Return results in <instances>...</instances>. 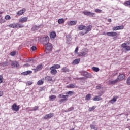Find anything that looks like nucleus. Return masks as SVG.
<instances>
[{
	"instance_id": "1",
	"label": "nucleus",
	"mask_w": 130,
	"mask_h": 130,
	"mask_svg": "<svg viewBox=\"0 0 130 130\" xmlns=\"http://www.w3.org/2000/svg\"><path fill=\"white\" fill-rule=\"evenodd\" d=\"M93 28V26L92 25H89L87 26H86L85 25H80L78 27V30L80 31H82L83 30H84L85 32L81 31L79 32V35L80 36H84V35H85V34H88L89 32L90 31H92V28Z\"/></svg>"
},
{
	"instance_id": "2",
	"label": "nucleus",
	"mask_w": 130,
	"mask_h": 130,
	"mask_svg": "<svg viewBox=\"0 0 130 130\" xmlns=\"http://www.w3.org/2000/svg\"><path fill=\"white\" fill-rule=\"evenodd\" d=\"M9 28L13 29H20V28H24V25L18 23H13L9 25Z\"/></svg>"
},
{
	"instance_id": "3",
	"label": "nucleus",
	"mask_w": 130,
	"mask_h": 130,
	"mask_svg": "<svg viewBox=\"0 0 130 130\" xmlns=\"http://www.w3.org/2000/svg\"><path fill=\"white\" fill-rule=\"evenodd\" d=\"M41 41L44 45L47 43H49V37L48 36H45L44 37L41 38Z\"/></svg>"
},
{
	"instance_id": "4",
	"label": "nucleus",
	"mask_w": 130,
	"mask_h": 130,
	"mask_svg": "<svg viewBox=\"0 0 130 130\" xmlns=\"http://www.w3.org/2000/svg\"><path fill=\"white\" fill-rule=\"evenodd\" d=\"M123 29H124V26L119 25L113 27L112 28V31H118V30H123Z\"/></svg>"
},
{
	"instance_id": "5",
	"label": "nucleus",
	"mask_w": 130,
	"mask_h": 130,
	"mask_svg": "<svg viewBox=\"0 0 130 130\" xmlns=\"http://www.w3.org/2000/svg\"><path fill=\"white\" fill-rule=\"evenodd\" d=\"M86 54H88V50L84 49L79 53L78 56H85Z\"/></svg>"
},
{
	"instance_id": "6",
	"label": "nucleus",
	"mask_w": 130,
	"mask_h": 130,
	"mask_svg": "<svg viewBox=\"0 0 130 130\" xmlns=\"http://www.w3.org/2000/svg\"><path fill=\"white\" fill-rule=\"evenodd\" d=\"M121 47L123 48L125 51H130V46L126 45V43L122 44Z\"/></svg>"
},
{
	"instance_id": "7",
	"label": "nucleus",
	"mask_w": 130,
	"mask_h": 130,
	"mask_svg": "<svg viewBox=\"0 0 130 130\" xmlns=\"http://www.w3.org/2000/svg\"><path fill=\"white\" fill-rule=\"evenodd\" d=\"M44 81H46V82H51V81H52V78L50 76H46L45 79H42L38 82H44Z\"/></svg>"
},
{
	"instance_id": "8",
	"label": "nucleus",
	"mask_w": 130,
	"mask_h": 130,
	"mask_svg": "<svg viewBox=\"0 0 130 130\" xmlns=\"http://www.w3.org/2000/svg\"><path fill=\"white\" fill-rule=\"evenodd\" d=\"M19 22L21 24H23V23H27V22H28V17H22L19 19Z\"/></svg>"
},
{
	"instance_id": "9",
	"label": "nucleus",
	"mask_w": 130,
	"mask_h": 130,
	"mask_svg": "<svg viewBox=\"0 0 130 130\" xmlns=\"http://www.w3.org/2000/svg\"><path fill=\"white\" fill-rule=\"evenodd\" d=\"M107 36L111 37H115L118 36V34L115 31H111L107 33Z\"/></svg>"
},
{
	"instance_id": "10",
	"label": "nucleus",
	"mask_w": 130,
	"mask_h": 130,
	"mask_svg": "<svg viewBox=\"0 0 130 130\" xmlns=\"http://www.w3.org/2000/svg\"><path fill=\"white\" fill-rule=\"evenodd\" d=\"M125 79V75L124 74H119L117 77L118 81H123Z\"/></svg>"
},
{
	"instance_id": "11",
	"label": "nucleus",
	"mask_w": 130,
	"mask_h": 130,
	"mask_svg": "<svg viewBox=\"0 0 130 130\" xmlns=\"http://www.w3.org/2000/svg\"><path fill=\"white\" fill-rule=\"evenodd\" d=\"M25 12H26L25 8H23L22 9L17 12V16H22L23 14H24Z\"/></svg>"
},
{
	"instance_id": "12",
	"label": "nucleus",
	"mask_w": 130,
	"mask_h": 130,
	"mask_svg": "<svg viewBox=\"0 0 130 130\" xmlns=\"http://www.w3.org/2000/svg\"><path fill=\"white\" fill-rule=\"evenodd\" d=\"M11 66L12 68H19L20 64L17 61H13L11 63Z\"/></svg>"
},
{
	"instance_id": "13",
	"label": "nucleus",
	"mask_w": 130,
	"mask_h": 130,
	"mask_svg": "<svg viewBox=\"0 0 130 130\" xmlns=\"http://www.w3.org/2000/svg\"><path fill=\"white\" fill-rule=\"evenodd\" d=\"M45 45L47 50H52V45L51 44L48 43L46 44H45Z\"/></svg>"
},
{
	"instance_id": "14",
	"label": "nucleus",
	"mask_w": 130,
	"mask_h": 130,
	"mask_svg": "<svg viewBox=\"0 0 130 130\" xmlns=\"http://www.w3.org/2000/svg\"><path fill=\"white\" fill-rule=\"evenodd\" d=\"M41 70H42V64L38 65L36 69H33V70H34L35 73H36V72H38V71H41Z\"/></svg>"
},
{
	"instance_id": "15",
	"label": "nucleus",
	"mask_w": 130,
	"mask_h": 130,
	"mask_svg": "<svg viewBox=\"0 0 130 130\" xmlns=\"http://www.w3.org/2000/svg\"><path fill=\"white\" fill-rule=\"evenodd\" d=\"M12 108L14 111H19V106H17V104L15 103L12 105Z\"/></svg>"
},
{
	"instance_id": "16",
	"label": "nucleus",
	"mask_w": 130,
	"mask_h": 130,
	"mask_svg": "<svg viewBox=\"0 0 130 130\" xmlns=\"http://www.w3.org/2000/svg\"><path fill=\"white\" fill-rule=\"evenodd\" d=\"M54 114L53 113H50L49 114L46 115L44 117V119H48V118H51V117H53Z\"/></svg>"
},
{
	"instance_id": "17",
	"label": "nucleus",
	"mask_w": 130,
	"mask_h": 130,
	"mask_svg": "<svg viewBox=\"0 0 130 130\" xmlns=\"http://www.w3.org/2000/svg\"><path fill=\"white\" fill-rule=\"evenodd\" d=\"M80 61H81V59H76L72 62V64L76 66V64H79V63H80Z\"/></svg>"
},
{
	"instance_id": "18",
	"label": "nucleus",
	"mask_w": 130,
	"mask_h": 130,
	"mask_svg": "<svg viewBox=\"0 0 130 130\" xmlns=\"http://www.w3.org/2000/svg\"><path fill=\"white\" fill-rule=\"evenodd\" d=\"M50 70H51L50 73L52 75H55L57 74V71L54 68H52V67H50Z\"/></svg>"
},
{
	"instance_id": "19",
	"label": "nucleus",
	"mask_w": 130,
	"mask_h": 130,
	"mask_svg": "<svg viewBox=\"0 0 130 130\" xmlns=\"http://www.w3.org/2000/svg\"><path fill=\"white\" fill-rule=\"evenodd\" d=\"M56 37V33L54 31H52L50 34V38L51 39H54Z\"/></svg>"
},
{
	"instance_id": "20",
	"label": "nucleus",
	"mask_w": 130,
	"mask_h": 130,
	"mask_svg": "<svg viewBox=\"0 0 130 130\" xmlns=\"http://www.w3.org/2000/svg\"><path fill=\"white\" fill-rule=\"evenodd\" d=\"M77 20L71 21L68 23V26H74L77 24Z\"/></svg>"
},
{
	"instance_id": "21",
	"label": "nucleus",
	"mask_w": 130,
	"mask_h": 130,
	"mask_svg": "<svg viewBox=\"0 0 130 130\" xmlns=\"http://www.w3.org/2000/svg\"><path fill=\"white\" fill-rule=\"evenodd\" d=\"M102 99V98L99 96V95L95 96L92 99L93 101H100Z\"/></svg>"
},
{
	"instance_id": "22",
	"label": "nucleus",
	"mask_w": 130,
	"mask_h": 130,
	"mask_svg": "<svg viewBox=\"0 0 130 130\" xmlns=\"http://www.w3.org/2000/svg\"><path fill=\"white\" fill-rule=\"evenodd\" d=\"M80 74L82 75V76H84V77H88V75H89V73L85 71H82L80 72Z\"/></svg>"
},
{
	"instance_id": "23",
	"label": "nucleus",
	"mask_w": 130,
	"mask_h": 130,
	"mask_svg": "<svg viewBox=\"0 0 130 130\" xmlns=\"http://www.w3.org/2000/svg\"><path fill=\"white\" fill-rule=\"evenodd\" d=\"M61 72L62 73H69V72H70V70L67 67H63L61 69Z\"/></svg>"
},
{
	"instance_id": "24",
	"label": "nucleus",
	"mask_w": 130,
	"mask_h": 130,
	"mask_svg": "<svg viewBox=\"0 0 130 130\" xmlns=\"http://www.w3.org/2000/svg\"><path fill=\"white\" fill-rule=\"evenodd\" d=\"M9 66V62L5 61L0 63V67H8Z\"/></svg>"
},
{
	"instance_id": "25",
	"label": "nucleus",
	"mask_w": 130,
	"mask_h": 130,
	"mask_svg": "<svg viewBox=\"0 0 130 130\" xmlns=\"http://www.w3.org/2000/svg\"><path fill=\"white\" fill-rule=\"evenodd\" d=\"M117 99V96H113L112 99L110 101V103H112V104H113L114 102H116Z\"/></svg>"
},
{
	"instance_id": "26",
	"label": "nucleus",
	"mask_w": 130,
	"mask_h": 130,
	"mask_svg": "<svg viewBox=\"0 0 130 130\" xmlns=\"http://www.w3.org/2000/svg\"><path fill=\"white\" fill-rule=\"evenodd\" d=\"M29 74H32V71L29 70V71H25L24 72L22 73V75H23V76H27Z\"/></svg>"
},
{
	"instance_id": "27",
	"label": "nucleus",
	"mask_w": 130,
	"mask_h": 130,
	"mask_svg": "<svg viewBox=\"0 0 130 130\" xmlns=\"http://www.w3.org/2000/svg\"><path fill=\"white\" fill-rule=\"evenodd\" d=\"M52 69H54L55 70H56L57 69H60V65L58 64H54L53 66L51 67Z\"/></svg>"
},
{
	"instance_id": "28",
	"label": "nucleus",
	"mask_w": 130,
	"mask_h": 130,
	"mask_svg": "<svg viewBox=\"0 0 130 130\" xmlns=\"http://www.w3.org/2000/svg\"><path fill=\"white\" fill-rule=\"evenodd\" d=\"M64 22H66V21L64 20V19H63V18H61L58 20V24H64Z\"/></svg>"
},
{
	"instance_id": "29",
	"label": "nucleus",
	"mask_w": 130,
	"mask_h": 130,
	"mask_svg": "<svg viewBox=\"0 0 130 130\" xmlns=\"http://www.w3.org/2000/svg\"><path fill=\"white\" fill-rule=\"evenodd\" d=\"M91 95L90 94H88L85 96V100H87V101H89V100H91Z\"/></svg>"
},
{
	"instance_id": "30",
	"label": "nucleus",
	"mask_w": 130,
	"mask_h": 130,
	"mask_svg": "<svg viewBox=\"0 0 130 130\" xmlns=\"http://www.w3.org/2000/svg\"><path fill=\"white\" fill-rule=\"evenodd\" d=\"M67 88H76V84H71L67 86Z\"/></svg>"
},
{
	"instance_id": "31",
	"label": "nucleus",
	"mask_w": 130,
	"mask_h": 130,
	"mask_svg": "<svg viewBox=\"0 0 130 130\" xmlns=\"http://www.w3.org/2000/svg\"><path fill=\"white\" fill-rule=\"evenodd\" d=\"M124 5L126 7H130V0H128L124 3Z\"/></svg>"
},
{
	"instance_id": "32",
	"label": "nucleus",
	"mask_w": 130,
	"mask_h": 130,
	"mask_svg": "<svg viewBox=\"0 0 130 130\" xmlns=\"http://www.w3.org/2000/svg\"><path fill=\"white\" fill-rule=\"evenodd\" d=\"M96 107H97V106H93V107L89 108L88 110H89V111H93V110H94L95 109Z\"/></svg>"
},
{
	"instance_id": "33",
	"label": "nucleus",
	"mask_w": 130,
	"mask_h": 130,
	"mask_svg": "<svg viewBox=\"0 0 130 130\" xmlns=\"http://www.w3.org/2000/svg\"><path fill=\"white\" fill-rule=\"evenodd\" d=\"M39 28H40V26H35L32 28V30H33V31H36V30H38V29H39Z\"/></svg>"
},
{
	"instance_id": "34",
	"label": "nucleus",
	"mask_w": 130,
	"mask_h": 130,
	"mask_svg": "<svg viewBox=\"0 0 130 130\" xmlns=\"http://www.w3.org/2000/svg\"><path fill=\"white\" fill-rule=\"evenodd\" d=\"M83 14L85 16H90V14H91V12L89 11H84L83 12Z\"/></svg>"
},
{
	"instance_id": "35",
	"label": "nucleus",
	"mask_w": 130,
	"mask_h": 130,
	"mask_svg": "<svg viewBox=\"0 0 130 130\" xmlns=\"http://www.w3.org/2000/svg\"><path fill=\"white\" fill-rule=\"evenodd\" d=\"M50 100L51 101H53L55 98H56V96L55 95H51V96L49 97Z\"/></svg>"
},
{
	"instance_id": "36",
	"label": "nucleus",
	"mask_w": 130,
	"mask_h": 130,
	"mask_svg": "<svg viewBox=\"0 0 130 130\" xmlns=\"http://www.w3.org/2000/svg\"><path fill=\"white\" fill-rule=\"evenodd\" d=\"M92 70L94 72H99V68L98 67H93Z\"/></svg>"
},
{
	"instance_id": "37",
	"label": "nucleus",
	"mask_w": 130,
	"mask_h": 130,
	"mask_svg": "<svg viewBox=\"0 0 130 130\" xmlns=\"http://www.w3.org/2000/svg\"><path fill=\"white\" fill-rule=\"evenodd\" d=\"M90 127H91V130H97V129H98V128H96V127H95V126L93 125H91Z\"/></svg>"
},
{
	"instance_id": "38",
	"label": "nucleus",
	"mask_w": 130,
	"mask_h": 130,
	"mask_svg": "<svg viewBox=\"0 0 130 130\" xmlns=\"http://www.w3.org/2000/svg\"><path fill=\"white\" fill-rule=\"evenodd\" d=\"M78 51H79V47H77L74 51V52L75 54H78V55H79V53H78Z\"/></svg>"
},
{
	"instance_id": "39",
	"label": "nucleus",
	"mask_w": 130,
	"mask_h": 130,
	"mask_svg": "<svg viewBox=\"0 0 130 130\" xmlns=\"http://www.w3.org/2000/svg\"><path fill=\"white\" fill-rule=\"evenodd\" d=\"M94 12H95V13H102V10H101L100 9H96L94 10Z\"/></svg>"
},
{
	"instance_id": "40",
	"label": "nucleus",
	"mask_w": 130,
	"mask_h": 130,
	"mask_svg": "<svg viewBox=\"0 0 130 130\" xmlns=\"http://www.w3.org/2000/svg\"><path fill=\"white\" fill-rule=\"evenodd\" d=\"M5 19V20H11V16L10 15H6Z\"/></svg>"
},
{
	"instance_id": "41",
	"label": "nucleus",
	"mask_w": 130,
	"mask_h": 130,
	"mask_svg": "<svg viewBox=\"0 0 130 130\" xmlns=\"http://www.w3.org/2000/svg\"><path fill=\"white\" fill-rule=\"evenodd\" d=\"M103 93H104V90L101 91V92H98V96H99L100 97L102 96Z\"/></svg>"
},
{
	"instance_id": "42",
	"label": "nucleus",
	"mask_w": 130,
	"mask_h": 130,
	"mask_svg": "<svg viewBox=\"0 0 130 130\" xmlns=\"http://www.w3.org/2000/svg\"><path fill=\"white\" fill-rule=\"evenodd\" d=\"M72 110H74V107L70 108L65 112H69V111H72Z\"/></svg>"
},
{
	"instance_id": "43",
	"label": "nucleus",
	"mask_w": 130,
	"mask_h": 130,
	"mask_svg": "<svg viewBox=\"0 0 130 130\" xmlns=\"http://www.w3.org/2000/svg\"><path fill=\"white\" fill-rule=\"evenodd\" d=\"M39 107L38 106H36L35 107L32 108V111H36V110H37L38 109Z\"/></svg>"
},
{
	"instance_id": "44",
	"label": "nucleus",
	"mask_w": 130,
	"mask_h": 130,
	"mask_svg": "<svg viewBox=\"0 0 130 130\" xmlns=\"http://www.w3.org/2000/svg\"><path fill=\"white\" fill-rule=\"evenodd\" d=\"M10 55H11V56H14V55H16V52L15 51L11 52L10 53Z\"/></svg>"
},
{
	"instance_id": "45",
	"label": "nucleus",
	"mask_w": 130,
	"mask_h": 130,
	"mask_svg": "<svg viewBox=\"0 0 130 130\" xmlns=\"http://www.w3.org/2000/svg\"><path fill=\"white\" fill-rule=\"evenodd\" d=\"M96 88L98 89H103V86L102 85H98L96 86Z\"/></svg>"
},
{
	"instance_id": "46",
	"label": "nucleus",
	"mask_w": 130,
	"mask_h": 130,
	"mask_svg": "<svg viewBox=\"0 0 130 130\" xmlns=\"http://www.w3.org/2000/svg\"><path fill=\"white\" fill-rule=\"evenodd\" d=\"M68 100V99H62L60 100V102H64V101H67Z\"/></svg>"
},
{
	"instance_id": "47",
	"label": "nucleus",
	"mask_w": 130,
	"mask_h": 130,
	"mask_svg": "<svg viewBox=\"0 0 130 130\" xmlns=\"http://www.w3.org/2000/svg\"><path fill=\"white\" fill-rule=\"evenodd\" d=\"M31 48V50H32V51H35V50H36V49H37L36 47H35L34 46H33Z\"/></svg>"
},
{
	"instance_id": "48",
	"label": "nucleus",
	"mask_w": 130,
	"mask_h": 130,
	"mask_svg": "<svg viewBox=\"0 0 130 130\" xmlns=\"http://www.w3.org/2000/svg\"><path fill=\"white\" fill-rule=\"evenodd\" d=\"M37 85L39 86H41L42 85H43V82H38Z\"/></svg>"
},
{
	"instance_id": "49",
	"label": "nucleus",
	"mask_w": 130,
	"mask_h": 130,
	"mask_svg": "<svg viewBox=\"0 0 130 130\" xmlns=\"http://www.w3.org/2000/svg\"><path fill=\"white\" fill-rule=\"evenodd\" d=\"M0 82H4V78L2 75H0Z\"/></svg>"
},
{
	"instance_id": "50",
	"label": "nucleus",
	"mask_w": 130,
	"mask_h": 130,
	"mask_svg": "<svg viewBox=\"0 0 130 130\" xmlns=\"http://www.w3.org/2000/svg\"><path fill=\"white\" fill-rule=\"evenodd\" d=\"M89 16H90V17H95V13L90 12Z\"/></svg>"
},
{
	"instance_id": "51",
	"label": "nucleus",
	"mask_w": 130,
	"mask_h": 130,
	"mask_svg": "<svg viewBox=\"0 0 130 130\" xmlns=\"http://www.w3.org/2000/svg\"><path fill=\"white\" fill-rule=\"evenodd\" d=\"M27 110H28V111H33V108H27Z\"/></svg>"
},
{
	"instance_id": "52",
	"label": "nucleus",
	"mask_w": 130,
	"mask_h": 130,
	"mask_svg": "<svg viewBox=\"0 0 130 130\" xmlns=\"http://www.w3.org/2000/svg\"><path fill=\"white\" fill-rule=\"evenodd\" d=\"M32 84H33V83L30 82H27L26 83V85L27 86H30V85H32Z\"/></svg>"
},
{
	"instance_id": "53",
	"label": "nucleus",
	"mask_w": 130,
	"mask_h": 130,
	"mask_svg": "<svg viewBox=\"0 0 130 130\" xmlns=\"http://www.w3.org/2000/svg\"><path fill=\"white\" fill-rule=\"evenodd\" d=\"M73 91H69L67 92L66 93V94H68V95H69V94L71 95V94H73Z\"/></svg>"
},
{
	"instance_id": "54",
	"label": "nucleus",
	"mask_w": 130,
	"mask_h": 130,
	"mask_svg": "<svg viewBox=\"0 0 130 130\" xmlns=\"http://www.w3.org/2000/svg\"><path fill=\"white\" fill-rule=\"evenodd\" d=\"M3 92L2 91H0V97H2V96H3Z\"/></svg>"
},
{
	"instance_id": "55",
	"label": "nucleus",
	"mask_w": 130,
	"mask_h": 130,
	"mask_svg": "<svg viewBox=\"0 0 130 130\" xmlns=\"http://www.w3.org/2000/svg\"><path fill=\"white\" fill-rule=\"evenodd\" d=\"M58 98H62V94H59Z\"/></svg>"
},
{
	"instance_id": "56",
	"label": "nucleus",
	"mask_w": 130,
	"mask_h": 130,
	"mask_svg": "<svg viewBox=\"0 0 130 130\" xmlns=\"http://www.w3.org/2000/svg\"><path fill=\"white\" fill-rule=\"evenodd\" d=\"M127 82H130V77L128 78Z\"/></svg>"
},
{
	"instance_id": "57",
	"label": "nucleus",
	"mask_w": 130,
	"mask_h": 130,
	"mask_svg": "<svg viewBox=\"0 0 130 130\" xmlns=\"http://www.w3.org/2000/svg\"><path fill=\"white\" fill-rule=\"evenodd\" d=\"M108 22H109V23H111V19H108Z\"/></svg>"
},
{
	"instance_id": "58",
	"label": "nucleus",
	"mask_w": 130,
	"mask_h": 130,
	"mask_svg": "<svg viewBox=\"0 0 130 130\" xmlns=\"http://www.w3.org/2000/svg\"><path fill=\"white\" fill-rule=\"evenodd\" d=\"M62 98L66 99V95H62Z\"/></svg>"
},
{
	"instance_id": "59",
	"label": "nucleus",
	"mask_w": 130,
	"mask_h": 130,
	"mask_svg": "<svg viewBox=\"0 0 130 130\" xmlns=\"http://www.w3.org/2000/svg\"><path fill=\"white\" fill-rule=\"evenodd\" d=\"M25 67H29V66H30L29 64H25L24 65Z\"/></svg>"
},
{
	"instance_id": "60",
	"label": "nucleus",
	"mask_w": 130,
	"mask_h": 130,
	"mask_svg": "<svg viewBox=\"0 0 130 130\" xmlns=\"http://www.w3.org/2000/svg\"><path fill=\"white\" fill-rule=\"evenodd\" d=\"M69 97V95H65V98H68Z\"/></svg>"
},
{
	"instance_id": "61",
	"label": "nucleus",
	"mask_w": 130,
	"mask_h": 130,
	"mask_svg": "<svg viewBox=\"0 0 130 130\" xmlns=\"http://www.w3.org/2000/svg\"><path fill=\"white\" fill-rule=\"evenodd\" d=\"M126 83H127V85H130V82H127Z\"/></svg>"
},
{
	"instance_id": "62",
	"label": "nucleus",
	"mask_w": 130,
	"mask_h": 130,
	"mask_svg": "<svg viewBox=\"0 0 130 130\" xmlns=\"http://www.w3.org/2000/svg\"><path fill=\"white\" fill-rule=\"evenodd\" d=\"M1 23H5V20L1 21Z\"/></svg>"
},
{
	"instance_id": "63",
	"label": "nucleus",
	"mask_w": 130,
	"mask_h": 130,
	"mask_svg": "<svg viewBox=\"0 0 130 130\" xmlns=\"http://www.w3.org/2000/svg\"><path fill=\"white\" fill-rule=\"evenodd\" d=\"M106 34L105 32L103 33V35H105Z\"/></svg>"
},
{
	"instance_id": "64",
	"label": "nucleus",
	"mask_w": 130,
	"mask_h": 130,
	"mask_svg": "<svg viewBox=\"0 0 130 130\" xmlns=\"http://www.w3.org/2000/svg\"><path fill=\"white\" fill-rule=\"evenodd\" d=\"M1 83H2V82H0V84H1Z\"/></svg>"
}]
</instances>
